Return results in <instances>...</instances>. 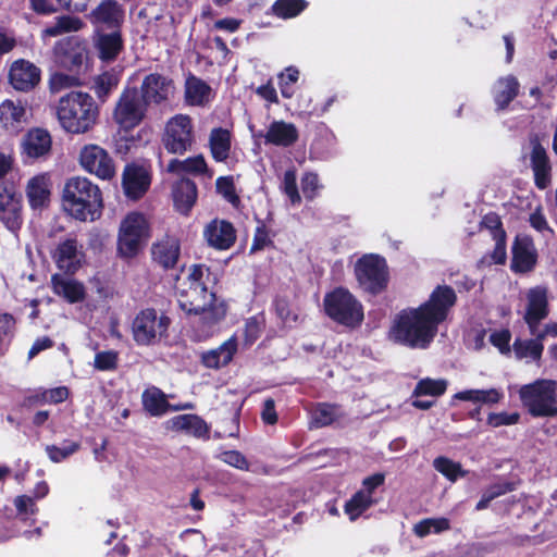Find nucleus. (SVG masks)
Masks as SVG:
<instances>
[{
  "instance_id": "obj_47",
  "label": "nucleus",
  "mask_w": 557,
  "mask_h": 557,
  "mask_svg": "<svg viewBox=\"0 0 557 557\" xmlns=\"http://www.w3.org/2000/svg\"><path fill=\"white\" fill-rule=\"evenodd\" d=\"M79 448L81 444L78 442L65 440L60 446L47 445L45 450L52 462L59 463L74 455Z\"/></svg>"
},
{
  "instance_id": "obj_43",
  "label": "nucleus",
  "mask_w": 557,
  "mask_h": 557,
  "mask_svg": "<svg viewBox=\"0 0 557 557\" xmlns=\"http://www.w3.org/2000/svg\"><path fill=\"white\" fill-rule=\"evenodd\" d=\"M306 0H276L272 5V12L280 18H293L307 8Z\"/></svg>"
},
{
  "instance_id": "obj_36",
  "label": "nucleus",
  "mask_w": 557,
  "mask_h": 557,
  "mask_svg": "<svg viewBox=\"0 0 557 557\" xmlns=\"http://www.w3.org/2000/svg\"><path fill=\"white\" fill-rule=\"evenodd\" d=\"M504 395L500 389H466L454 395V399L469 401L474 405H495L503 399Z\"/></svg>"
},
{
  "instance_id": "obj_1",
  "label": "nucleus",
  "mask_w": 557,
  "mask_h": 557,
  "mask_svg": "<svg viewBox=\"0 0 557 557\" xmlns=\"http://www.w3.org/2000/svg\"><path fill=\"white\" fill-rule=\"evenodd\" d=\"M456 300V293L450 286H437L426 301L418 307L406 308L395 315L388 338L412 349H426Z\"/></svg>"
},
{
  "instance_id": "obj_32",
  "label": "nucleus",
  "mask_w": 557,
  "mask_h": 557,
  "mask_svg": "<svg viewBox=\"0 0 557 557\" xmlns=\"http://www.w3.org/2000/svg\"><path fill=\"white\" fill-rule=\"evenodd\" d=\"M172 196L176 210L187 214L197 199L196 184L190 180L182 178L174 185Z\"/></svg>"
},
{
  "instance_id": "obj_18",
  "label": "nucleus",
  "mask_w": 557,
  "mask_h": 557,
  "mask_svg": "<svg viewBox=\"0 0 557 557\" xmlns=\"http://www.w3.org/2000/svg\"><path fill=\"white\" fill-rule=\"evenodd\" d=\"M87 18L97 28L115 29L124 21V10L116 0H102L88 13Z\"/></svg>"
},
{
  "instance_id": "obj_39",
  "label": "nucleus",
  "mask_w": 557,
  "mask_h": 557,
  "mask_svg": "<svg viewBox=\"0 0 557 557\" xmlns=\"http://www.w3.org/2000/svg\"><path fill=\"white\" fill-rule=\"evenodd\" d=\"M143 405L149 414L159 417L170 409L166 396L156 387L148 388L143 394Z\"/></svg>"
},
{
  "instance_id": "obj_26",
  "label": "nucleus",
  "mask_w": 557,
  "mask_h": 557,
  "mask_svg": "<svg viewBox=\"0 0 557 557\" xmlns=\"http://www.w3.org/2000/svg\"><path fill=\"white\" fill-rule=\"evenodd\" d=\"M265 144L289 147L298 139V129L295 124L285 121H273L263 135Z\"/></svg>"
},
{
  "instance_id": "obj_21",
  "label": "nucleus",
  "mask_w": 557,
  "mask_h": 557,
  "mask_svg": "<svg viewBox=\"0 0 557 557\" xmlns=\"http://www.w3.org/2000/svg\"><path fill=\"white\" fill-rule=\"evenodd\" d=\"M530 162L534 174L535 186L540 189L547 188L552 183V165L545 148L537 139L531 140Z\"/></svg>"
},
{
  "instance_id": "obj_53",
  "label": "nucleus",
  "mask_w": 557,
  "mask_h": 557,
  "mask_svg": "<svg viewBox=\"0 0 557 557\" xmlns=\"http://www.w3.org/2000/svg\"><path fill=\"white\" fill-rule=\"evenodd\" d=\"M282 188L286 196L289 198L292 205L300 203V195L298 193L296 183V172L294 170H287L284 173Z\"/></svg>"
},
{
  "instance_id": "obj_35",
  "label": "nucleus",
  "mask_w": 557,
  "mask_h": 557,
  "mask_svg": "<svg viewBox=\"0 0 557 557\" xmlns=\"http://www.w3.org/2000/svg\"><path fill=\"white\" fill-rule=\"evenodd\" d=\"M169 428L174 431L185 432L196 437H205L208 426L202 419L195 414H181L168 421Z\"/></svg>"
},
{
  "instance_id": "obj_60",
  "label": "nucleus",
  "mask_w": 557,
  "mask_h": 557,
  "mask_svg": "<svg viewBox=\"0 0 557 557\" xmlns=\"http://www.w3.org/2000/svg\"><path fill=\"white\" fill-rule=\"evenodd\" d=\"M14 506L20 515L25 517L33 516L37 512L34 499L27 495L17 496L14 499Z\"/></svg>"
},
{
  "instance_id": "obj_24",
  "label": "nucleus",
  "mask_w": 557,
  "mask_h": 557,
  "mask_svg": "<svg viewBox=\"0 0 557 557\" xmlns=\"http://www.w3.org/2000/svg\"><path fill=\"white\" fill-rule=\"evenodd\" d=\"M53 293L69 304L82 302L86 298L85 285L76 278L55 273L51 276Z\"/></svg>"
},
{
  "instance_id": "obj_49",
  "label": "nucleus",
  "mask_w": 557,
  "mask_h": 557,
  "mask_svg": "<svg viewBox=\"0 0 557 557\" xmlns=\"http://www.w3.org/2000/svg\"><path fill=\"white\" fill-rule=\"evenodd\" d=\"M433 467L449 481L455 482L458 478L465 476L466 471L462 470L460 463L455 462L446 457H437L433 461Z\"/></svg>"
},
{
  "instance_id": "obj_11",
  "label": "nucleus",
  "mask_w": 557,
  "mask_h": 557,
  "mask_svg": "<svg viewBox=\"0 0 557 557\" xmlns=\"http://www.w3.org/2000/svg\"><path fill=\"white\" fill-rule=\"evenodd\" d=\"M355 274L360 286L370 293L382 290L387 284V265L379 255H364L355 264Z\"/></svg>"
},
{
  "instance_id": "obj_10",
  "label": "nucleus",
  "mask_w": 557,
  "mask_h": 557,
  "mask_svg": "<svg viewBox=\"0 0 557 557\" xmlns=\"http://www.w3.org/2000/svg\"><path fill=\"white\" fill-rule=\"evenodd\" d=\"M194 141V125L189 115L180 113L168 120L162 143L170 153L184 154L191 149Z\"/></svg>"
},
{
  "instance_id": "obj_23",
  "label": "nucleus",
  "mask_w": 557,
  "mask_h": 557,
  "mask_svg": "<svg viewBox=\"0 0 557 557\" xmlns=\"http://www.w3.org/2000/svg\"><path fill=\"white\" fill-rule=\"evenodd\" d=\"M9 79L14 89L27 91L33 89L40 81V70L25 60L13 62Z\"/></svg>"
},
{
  "instance_id": "obj_19",
  "label": "nucleus",
  "mask_w": 557,
  "mask_h": 557,
  "mask_svg": "<svg viewBox=\"0 0 557 557\" xmlns=\"http://www.w3.org/2000/svg\"><path fill=\"white\" fill-rule=\"evenodd\" d=\"M151 180L148 171L135 164H128L123 171V190L127 198L137 200L141 198L150 186Z\"/></svg>"
},
{
  "instance_id": "obj_22",
  "label": "nucleus",
  "mask_w": 557,
  "mask_h": 557,
  "mask_svg": "<svg viewBox=\"0 0 557 557\" xmlns=\"http://www.w3.org/2000/svg\"><path fill=\"white\" fill-rule=\"evenodd\" d=\"M52 183L48 173L33 176L26 185V197L33 210H42L49 206Z\"/></svg>"
},
{
  "instance_id": "obj_5",
  "label": "nucleus",
  "mask_w": 557,
  "mask_h": 557,
  "mask_svg": "<svg viewBox=\"0 0 557 557\" xmlns=\"http://www.w3.org/2000/svg\"><path fill=\"white\" fill-rule=\"evenodd\" d=\"M523 407L532 417L553 418L557 416V381L537 379L520 386L518 391Z\"/></svg>"
},
{
  "instance_id": "obj_3",
  "label": "nucleus",
  "mask_w": 557,
  "mask_h": 557,
  "mask_svg": "<svg viewBox=\"0 0 557 557\" xmlns=\"http://www.w3.org/2000/svg\"><path fill=\"white\" fill-rule=\"evenodd\" d=\"M62 209L81 222H94L103 209L102 193L98 185L84 176L66 180L61 197Z\"/></svg>"
},
{
  "instance_id": "obj_15",
  "label": "nucleus",
  "mask_w": 557,
  "mask_h": 557,
  "mask_svg": "<svg viewBox=\"0 0 557 557\" xmlns=\"http://www.w3.org/2000/svg\"><path fill=\"white\" fill-rule=\"evenodd\" d=\"M52 259L61 271L75 274L86 262L83 246L74 237L61 240L52 251Z\"/></svg>"
},
{
  "instance_id": "obj_7",
  "label": "nucleus",
  "mask_w": 557,
  "mask_h": 557,
  "mask_svg": "<svg viewBox=\"0 0 557 557\" xmlns=\"http://www.w3.org/2000/svg\"><path fill=\"white\" fill-rule=\"evenodd\" d=\"M150 237V224L144 213L128 212L120 223L117 233V252L123 258H133L146 245Z\"/></svg>"
},
{
  "instance_id": "obj_33",
  "label": "nucleus",
  "mask_w": 557,
  "mask_h": 557,
  "mask_svg": "<svg viewBox=\"0 0 557 557\" xmlns=\"http://www.w3.org/2000/svg\"><path fill=\"white\" fill-rule=\"evenodd\" d=\"M153 260L163 268H173L180 257V242L166 236L152 246Z\"/></svg>"
},
{
  "instance_id": "obj_45",
  "label": "nucleus",
  "mask_w": 557,
  "mask_h": 557,
  "mask_svg": "<svg viewBox=\"0 0 557 557\" xmlns=\"http://www.w3.org/2000/svg\"><path fill=\"white\" fill-rule=\"evenodd\" d=\"M450 523L447 518H428L419 521L413 527V532L419 537H424L431 533H441L449 530Z\"/></svg>"
},
{
  "instance_id": "obj_4",
  "label": "nucleus",
  "mask_w": 557,
  "mask_h": 557,
  "mask_svg": "<svg viewBox=\"0 0 557 557\" xmlns=\"http://www.w3.org/2000/svg\"><path fill=\"white\" fill-rule=\"evenodd\" d=\"M55 116L61 128L72 135L90 132L98 122L99 107L87 92L70 91L55 104Z\"/></svg>"
},
{
  "instance_id": "obj_6",
  "label": "nucleus",
  "mask_w": 557,
  "mask_h": 557,
  "mask_svg": "<svg viewBox=\"0 0 557 557\" xmlns=\"http://www.w3.org/2000/svg\"><path fill=\"white\" fill-rule=\"evenodd\" d=\"M323 307L330 319L347 327L359 326L364 318L361 302L344 287L325 294Z\"/></svg>"
},
{
  "instance_id": "obj_31",
  "label": "nucleus",
  "mask_w": 557,
  "mask_h": 557,
  "mask_svg": "<svg viewBox=\"0 0 557 557\" xmlns=\"http://www.w3.org/2000/svg\"><path fill=\"white\" fill-rule=\"evenodd\" d=\"M213 99L211 87L196 76L187 77L185 82V102L193 107H205Z\"/></svg>"
},
{
  "instance_id": "obj_17",
  "label": "nucleus",
  "mask_w": 557,
  "mask_h": 557,
  "mask_svg": "<svg viewBox=\"0 0 557 557\" xmlns=\"http://www.w3.org/2000/svg\"><path fill=\"white\" fill-rule=\"evenodd\" d=\"M0 220L12 232L17 231L22 224L21 195L12 188L0 187Z\"/></svg>"
},
{
  "instance_id": "obj_2",
  "label": "nucleus",
  "mask_w": 557,
  "mask_h": 557,
  "mask_svg": "<svg viewBox=\"0 0 557 557\" xmlns=\"http://www.w3.org/2000/svg\"><path fill=\"white\" fill-rule=\"evenodd\" d=\"M209 269L202 264H194L187 275L178 281L176 296L178 306L188 314L199 315V337H208L226 314V306L219 301L215 294L208 290L206 278Z\"/></svg>"
},
{
  "instance_id": "obj_30",
  "label": "nucleus",
  "mask_w": 557,
  "mask_h": 557,
  "mask_svg": "<svg viewBox=\"0 0 557 557\" xmlns=\"http://www.w3.org/2000/svg\"><path fill=\"white\" fill-rule=\"evenodd\" d=\"M520 84L513 75L499 77L492 87V96L497 110L506 109L518 96Z\"/></svg>"
},
{
  "instance_id": "obj_62",
  "label": "nucleus",
  "mask_w": 557,
  "mask_h": 557,
  "mask_svg": "<svg viewBox=\"0 0 557 557\" xmlns=\"http://www.w3.org/2000/svg\"><path fill=\"white\" fill-rule=\"evenodd\" d=\"M530 225L537 232H552L547 220L540 208L532 212L529 216Z\"/></svg>"
},
{
  "instance_id": "obj_40",
  "label": "nucleus",
  "mask_w": 557,
  "mask_h": 557,
  "mask_svg": "<svg viewBox=\"0 0 557 557\" xmlns=\"http://www.w3.org/2000/svg\"><path fill=\"white\" fill-rule=\"evenodd\" d=\"M376 500L366 493L357 491L345 504L344 511L350 521L357 520L366 510L372 507Z\"/></svg>"
},
{
  "instance_id": "obj_52",
  "label": "nucleus",
  "mask_w": 557,
  "mask_h": 557,
  "mask_svg": "<svg viewBox=\"0 0 557 557\" xmlns=\"http://www.w3.org/2000/svg\"><path fill=\"white\" fill-rule=\"evenodd\" d=\"M215 187L216 191L230 203L236 205L239 201L231 176H220L215 182Z\"/></svg>"
},
{
  "instance_id": "obj_55",
  "label": "nucleus",
  "mask_w": 557,
  "mask_h": 557,
  "mask_svg": "<svg viewBox=\"0 0 557 557\" xmlns=\"http://www.w3.org/2000/svg\"><path fill=\"white\" fill-rule=\"evenodd\" d=\"M510 339L511 333L508 329L495 330L490 335L491 344L503 355L510 352Z\"/></svg>"
},
{
  "instance_id": "obj_59",
  "label": "nucleus",
  "mask_w": 557,
  "mask_h": 557,
  "mask_svg": "<svg viewBox=\"0 0 557 557\" xmlns=\"http://www.w3.org/2000/svg\"><path fill=\"white\" fill-rule=\"evenodd\" d=\"M220 458L223 462L239 469V470H248L249 463L245 456L237 450H227L220 455Z\"/></svg>"
},
{
  "instance_id": "obj_20",
  "label": "nucleus",
  "mask_w": 557,
  "mask_h": 557,
  "mask_svg": "<svg viewBox=\"0 0 557 557\" xmlns=\"http://www.w3.org/2000/svg\"><path fill=\"white\" fill-rule=\"evenodd\" d=\"M203 237L210 247L227 250L235 243L236 233L230 222L215 219L206 225Z\"/></svg>"
},
{
  "instance_id": "obj_42",
  "label": "nucleus",
  "mask_w": 557,
  "mask_h": 557,
  "mask_svg": "<svg viewBox=\"0 0 557 557\" xmlns=\"http://www.w3.org/2000/svg\"><path fill=\"white\" fill-rule=\"evenodd\" d=\"M342 414L341 408L335 405L319 404L312 411L311 425L314 428L330 425L342 417Z\"/></svg>"
},
{
  "instance_id": "obj_38",
  "label": "nucleus",
  "mask_w": 557,
  "mask_h": 557,
  "mask_svg": "<svg viewBox=\"0 0 557 557\" xmlns=\"http://www.w3.org/2000/svg\"><path fill=\"white\" fill-rule=\"evenodd\" d=\"M84 23L81 18L70 15H63L55 18L53 25L46 27L41 32L44 39L49 37H58L66 33L77 32L82 29Z\"/></svg>"
},
{
  "instance_id": "obj_58",
  "label": "nucleus",
  "mask_w": 557,
  "mask_h": 557,
  "mask_svg": "<svg viewBox=\"0 0 557 557\" xmlns=\"http://www.w3.org/2000/svg\"><path fill=\"white\" fill-rule=\"evenodd\" d=\"M274 306L276 315L280 318L284 325L292 326L294 323L298 321L297 313L292 311L287 301L278 299L275 301Z\"/></svg>"
},
{
  "instance_id": "obj_46",
  "label": "nucleus",
  "mask_w": 557,
  "mask_h": 557,
  "mask_svg": "<svg viewBox=\"0 0 557 557\" xmlns=\"http://www.w3.org/2000/svg\"><path fill=\"white\" fill-rule=\"evenodd\" d=\"M447 388V381L444 379H430L425 377L420 380L414 389L413 396H433L438 397L445 393Z\"/></svg>"
},
{
  "instance_id": "obj_9",
  "label": "nucleus",
  "mask_w": 557,
  "mask_h": 557,
  "mask_svg": "<svg viewBox=\"0 0 557 557\" xmlns=\"http://www.w3.org/2000/svg\"><path fill=\"white\" fill-rule=\"evenodd\" d=\"M170 326V319L154 309L141 310L132 324L133 337L138 345H152L161 339Z\"/></svg>"
},
{
  "instance_id": "obj_61",
  "label": "nucleus",
  "mask_w": 557,
  "mask_h": 557,
  "mask_svg": "<svg viewBox=\"0 0 557 557\" xmlns=\"http://www.w3.org/2000/svg\"><path fill=\"white\" fill-rule=\"evenodd\" d=\"M385 481V475L383 473H375L370 476H367L362 481V487L359 490L361 493L368 494L370 497H373V493L375 488L381 486Z\"/></svg>"
},
{
  "instance_id": "obj_16",
  "label": "nucleus",
  "mask_w": 557,
  "mask_h": 557,
  "mask_svg": "<svg viewBox=\"0 0 557 557\" xmlns=\"http://www.w3.org/2000/svg\"><path fill=\"white\" fill-rule=\"evenodd\" d=\"M511 270L516 273H527L534 269L537 262V250L533 239L525 234L516 236L511 247Z\"/></svg>"
},
{
  "instance_id": "obj_63",
  "label": "nucleus",
  "mask_w": 557,
  "mask_h": 557,
  "mask_svg": "<svg viewBox=\"0 0 557 557\" xmlns=\"http://www.w3.org/2000/svg\"><path fill=\"white\" fill-rule=\"evenodd\" d=\"M70 395L69 388L65 386H59L50 389H46L47 404H60L67 399Z\"/></svg>"
},
{
  "instance_id": "obj_14",
  "label": "nucleus",
  "mask_w": 557,
  "mask_h": 557,
  "mask_svg": "<svg viewBox=\"0 0 557 557\" xmlns=\"http://www.w3.org/2000/svg\"><path fill=\"white\" fill-rule=\"evenodd\" d=\"M549 314L548 287L536 285L525 292L523 320L531 333H535L540 323Z\"/></svg>"
},
{
  "instance_id": "obj_8",
  "label": "nucleus",
  "mask_w": 557,
  "mask_h": 557,
  "mask_svg": "<svg viewBox=\"0 0 557 557\" xmlns=\"http://www.w3.org/2000/svg\"><path fill=\"white\" fill-rule=\"evenodd\" d=\"M148 104L139 95L137 87H125L113 109V121L124 131L137 127L146 117Z\"/></svg>"
},
{
  "instance_id": "obj_51",
  "label": "nucleus",
  "mask_w": 557,
  "mask_h": 557,
  "mask_svg": "<svg viewBox=\"0 0 557 557\" xmlns=\"http://www.w3.org/2000/svg\"><path fill=\"white\" fill-rule=\"evenodd\" d=\"M264 327V318L256 315L249 318L245 323L244 335L246 345H252L260 336Z\"/></svg>"
},
{
  "instance_id": "obj_13",
  "label": "nucleus",
  "mask_w": 557,
  "mask_h": 557,
  "mask_svg": "<svg viewBox=\"0 0 557 557\" xmlns=\"http://www.w3.org/2000/svg\"><path fill=\"white\" fill-rule=\"evenodd\" d=\"M138 91L148 106H161L174 97L176 88L170 77L151 73L144 77Z\"/></svg>"
},
{
  "instance_id": "obj_50",
  "label": "nucleus",
  "mask_w": 557,
  "mask_h": 557,
  "mask_svg": "<svg viewBox=\"0 0 557 557\" xmlns=\"http://www.w3.org/2000/svg\"><path fill=\"white\" fill-rule=\"evenodd\" d=\"M119 363V352L115 350H103L95 355L94 368L98 371H114Z\"/></svg>"
},
{
  "instance_id": "obj_28",
  "label": "nucleus",
  "mask_w": 557,
  "mask_h": 557,
  "mask_svg": "<svg viewBox=\"0 0 557 557\" xmlns=\"http://www.w3.org/2000/svg\"><path fill=\"white\" fill-rule=\"evenodd\" d=\"M26 123V110L21 101L7 99L0 103V126L17 132Z\"/></svg>"
},
{
  "instance_id": "obj_57",
  "label": "nucleus",
  "mask_w": 557,
  "mask_h": 557,
  "mask_svg": "<svg viewBox=\"0 0 557 557\" xmlns=\"http://www.w3.org/2000/svg\"><path fill=\"white\" fill-rule=\"evenodd\" d=\"M494 239H495V248L491 255V259L496 264H503V263H505V261L507 259L505 231L495 232Z\"/></svg>"
},
{
  "instance_id": "obj_44",
  "label": "nucleus",
  "mask_w": 557,
  "mask_h": 557,
  "mask_svg": "<svg viewBox=\"0 0 557 557\" xmlns=\"http://www.w3.org/2000/svg\"><path fill=\"white\" fill-rule=\"evenodd\" d=\"M120 77L114 72H104L94 82V90L98 99L106 101L108 96L117 87Z\"/></svg>"
},
{
  "instance_id": "obj_54",
  "label": "nucleus",
  "mask_w": 557,
  "mask_h": 557,
  "mask_svg": "<svg viewBox=\"0 0 557 557\" xmlns=\"http://www.w3.org/2000/svg\"><path fill=\"white\" fill-rule=\"evenodd\" d=\"M520 420L518 412H492L487 416L486 423L492 428L517 424Z\"/></svg>"
},
{
  "instance_id": "obj_56",
  "label": "nucleus",
  "mask_w": 557,
  "mask_h": 557,
  "mask_svg": "<svg viewBox=\"0 0 557 557\" xmlns=\"http://www.w3.org/2000/svg\"><path fill=\"white\" fill-rule=\"evenodd\" d=\"M321 187L318 174L309 172L302 176L301 190L307 199L312 200L317 197Z\"/></svg>"
},
{
  "instance_id": "obj_41",
  "label": "nucleus",
  "mask_w": 557,
  "mask_h": 557,
  "mask_svg": "<svg viewBox=\"0 0 557 557\" xmlns=\"http://www.w3.org/2000/svg\"><path fill=\"white\" fill-rule=\"evenodd\" d=\"M543 344L539 339H517L513 343V352L518 359H525L528 362H537L543 352Z\"/></svg>"
},
{
  "instance_id": "obj_48",
  "label": "nucleus",
  "mask_w": 557,
  "mask_h": 557,
  "mask_svg": "<svg viewBox=\"0 0 557 557\" xmlns=\"http://www.w3.org/2000/svg\"><path fill=\"white\" fill-rule=\"evenodd\" d=\"M300 72L296 66H287L277 75V84L282 97L289 99L294 96V85L298 82Z\"/></svg>"
},
{
  "instance_id": "obj_37",
  "label": "nucleus",
  "mask_w": 557,
  "mask_h": 557,
  "mask_svg": "<svg viewBox=\"0 0 557 557\" xmlns=\"http://www.w3.org/2000/svg\"><path fill=\"white\" fill-rule=\"evenodd\" d=\"M168 172L174 174L191 173L205 174L208 171L206 160L202 154L187 158L185 160L173 159L168 164Z\"/></svg>"
},
{
  "instance_id": "obj_25",
  "label": "nucleus",
  "mask_w": 557,
  "mask_h": 557,
  "mask_svg": "<svg viewBox=\"0 0 557 557\" xmlns=\"http://www.w3.org/2000/svg\"><path fill=\"white\" fill-rule=\"evenodd\" d=\"M51 145V136L46 129L33 128L23 137L22 152L27 158L38 159L50 152Z\"/></svg>"
},
{
  "instance_id": "obj_27",
  "label": "nucleus",
  "mask_w": 557,
  "mask_h": 557,
  "mask_svg": "<svg viewBox=\"0 0 557 557\" xmlns=\"http://www.w3.org/2000/svg\"><path fill=\"white\" fill-rule=\"evenodd\" d=\"M236 351L237 338L236 336H231L219 347L205 351L201 356V361L209 369H220L232 361Z\"/></svg>"
},
{
  "instance_id": "obj_12",
  "label": "nucleus",
  "mask_w": 557,
  "mask_h": 557,
  "mask_svg": "<svg viewBox=\"0 0 557 557\" xmlns=\"http://www.w3.org/2000/svg\"><path fill=\"white\" fill-rule=\"evenodd\" d=\"M82 169L102 181H110L116 174L115 163L109 152L96 144L85 145L78 156Z\"/></svg>"
},
{
  "instance_id": "obj_64",
  "label": "nucleus",
  "mask_w": 557,
  "mask_h": 557,
  "mask_svg": "<svg viewBox=\"0 0 557 557\" xmlns=\"http://www.w3.org/2000/svg\"><path fill=\"white\" fill-rule=\"evenodd\" d=\"M261 419L267 424H275L277 421V413L275 411L274 400L268 398L263 403V408L261 411Z\"/></svg>"
},
{
  "instance_id": "obj_34",
  "label": "nucleus",
  "mask_w": 557,
  "mask_h": 557,
  "mask_svg": "<svg viewBox=\"0 0 557 557\" xmlns=\"http://www.w3.org/2000/svg\"><path fill=\"white\" fill-rule=\"evenodd\" d=\"M232 135L226 128L215 127L209 135V148L216 162H224L230 157Z\"/></svg>"
},
{
  "instance_id": "obj_29",
  "label": "nucleus",
  "mask_w": 557,
  "mask_h": 557,
  "mask_svg": "<svg viewBox=\"0 0 557 557\" xmlns=\"http://www.w3.org/2000/svg\"><path fill=\"white\" fill-rule=\"evenodd\" d=\"M95 48L102 61H113L123 49L121 33L114 29L111 33L97 32L95 36Z\"/></svg>"
}]
</instances>
